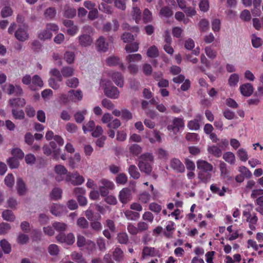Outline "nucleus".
<instances>
[{"instance_id":"f257e3e1","label":"nucleus","mask_w":263,"mask_h":263,"mask_svg":"<svg viewBox=\"0 0 263 263\" xmlns=\"http://www.w3.org/2000/svg\"><path fill=\"white\" fill-rule=\"evenodd\" d=\"M22 83L28 85L29 88L33 91L42 88L44 85L42 78L38 75L35 74L31 77L29 74L24 76L22 80Z\"/></svg>"},{"instance_id":"f03ea898","label":"nucleus","mask_w":263,"mask_h":263,"mask_svg":"<svg viewBox=\"0 0 263 263\" xmlns=\"http://www.w3.org/2000/svg\"><path fill=\"white\" fill-rule=\"evenodd\" d=\"M100 85V87L103 89L106 96L113 99L118 98L119 91L117 87L113 86L112 83L109 80L103 79L101 81Z\"/></svg>"},{"instance_id":"7ed1b4c3","label":"nucleus","mask_w":263,"mask_h":263,"mask_svg":"<svg viewBox=\"0 0 263 263\" xmlns=\"http://www.w3.org/2000/svg\"><path fill=\"white\" fill-rule=\"evenodd\" d=\"M142 59V55L139 53L129 54L126 56L127 68L132 74L137 73L139 70V67L136 63L140 62Z\"/></svg>"},{"instance_id":"20e7f679","label":"nucleus","mask_w":263,"mask_h":263,"mask_svg":"<svg viewBox=\"0 0 263 263\" xmlns=\"http://www.w3.org/2000/svg\"><path fill=\"white\" fill-rule=\"evenodd\" d=\"M141 160L139 163L140 170L146 174H149L152 171L150 164L153 160V157L151 154H146L142 156Z\"/></svg>"},{"instance_id":"39448f33","label":"nucleus","mask_w":263,"mask_h":263,"mask_svg":"<svg viewBox=\"0 0 263 263\" xmlns=\"http://www.w3.org/2000/svg\"><path fill=\"white\" fill-rule=\"evenodd\" d=\"M59 30L58 26L54 24H48L46 28L41 31L39 33V38L41 40L50 39L52 36V32H57Z\"/></svg>"},{"instance_id":"423d86ee","label":"nucleus","mask_w":263,"mask_h":263,"mask_svg":"<svg viewBox=\"0 0 263 263\" xmlns=\"http://www.w3.org/2000/svg\"><path fill=\"white\" fill-rule=\"evenodd\" d=\"M184 127V122L182 119L180 118H174L167 126V129L174 134H176L182 130Z\"/></svg>"},{"instance_id":"0eeeda50","label":"nucleus","mask_w":263,"mask_h":263,"mask_svg":"<svg viewBox=\"0 0 263 263\" xmlns=\"http://www.w3.org/2000/svg\"><path fill=\"white\" fill-rule=\"evenodd\" d=\"M66 181L70 182L73 185H79L84 182L85 179L78 172H74L72 173H68L66 177Z\"/></svg>"},{"instance_id":"6e6552de","label":"nucleus","mask_w":263,"mask_h":263,"mask_svg":"<svg viewBox=\"0 0 263 263\" xmlns=\"http://www.w3.org/2000/svg\"><path fill=\"white\" fill-rule=\"evenodd\" d=\"M100 183L101 184L99 186V191L102 196H106L109 193V190H114L115 188L114 183L105 179L101 180Z\"/></svg>"},{"instance_id":"1a4fd4ad","label":"nucleus","mask_w":263,"mask_h":263,"mask_svg":"<svg viewBox=\"0 0 263 263\" xmlns=\"http://www.w3.org/2000/svg\"><path fill=\"white\" fill-rule=\"evenodd\" d=\"M55 179L58 181H63L68 174L67 170L62 165H56L54 167Z\"/></svg>"},{"instance_id":"9d476101","label":"nucleus","mask_w":263,"mask_h":263,"mask_svg":"<svg viewBox=\"0 0 263 263\" xmlns=\"http://www.w3.org/2000/svg\"><path fill=\"white\" fill-rule=\"evenodd\" d=\"M15 37L20 41L24 42L29 37L28 29L25 25L20 26L15 32Z\"/></svg>"},{"instance_id":"9b49d317","label":"nucleus","mask_w":263,"mask_h":263,"mask_svg":"<svg viewBox=\"0 0 263 263\" xmlns=\"http://www.w3.org/2000/svg\"><path fill=\"white\" fill-rule=\"evenodd\" d=\"M196 163L197 168L202 172L208 173L213 171V165L205 160L199 159Z\"/></svg>"},{"instance_id":"f8f14e48","label":"nucleus","mask_w":263,"mask_h":263,"mask_svg":"<svg viewBox=\"0 0 263 263\" xmlns=\"http://www.w3.org/2000/svg\"><path fill=\"white\" fill-rule=\"evenodd\" d=\"M132 198L131 191L128 188L123 189L119 193V199L121 202L125 204Z\"/></svg>"},{"instance_id":"ddd939ff","label":"nucleus","mask_w":263,"mask_h":263,"mask_svg":"<svg viewBox=\"0 0 263 263\" xmlns=\"http://www.w3.org/2000/svg\"><path fill=\"white\" fill-rule=\"evenodd\" d=\"M56 238L58 241L61 243H65L67 245H71L75 241L74 236L72 233H69L67 236H65L63 233H60L57 236Z\"/></svg>"},{"instance_id":"4468645a","label":"nucleus","mask_w":263,"mask_h":263,"mask_svg":"<svg viewBox=\"0 0 263 263\" xmlns=\"http://www.w3.org/2000/svg\"><path fill=\"white\" fill-rule=\"evenodd\" d=\"M239 90L242 96L249 97L253 93L254 88L251 84L246 83L240 85L239 87Z\"/></svg>"},{"instance_id":"2eb2a0df","label":"nucleus","mask_w":263,"mask_h":263,"mask_svg":"<svg viewBox=\"0 0 263 263\" xmlns=\"http://www.w3.org/2000/svg\"><path fill=\"white\" fill-rule=\"evenodd\" d=\"M63 24L67 28L66 32L70 36H74L78 31V27L70 20H65Z\"/></svg>"},{"instance_id":"dca6fc26","label":"nucleus","mask_w":263,"mask_h":263,"mask_svg":"<svg viewBox=\"0 0 263 263\" xmlns=\"http://www.w3.org/2000/svg\"><path fill=\"white\" fill-rule=\"evenodd\" d=\"M109 76L111 77L116 85L122 87L124 85V80L122 74L119 72H112L109 73Z\"/></svg>"},{"instance_id":"f3484780","label":"nucleus","mask_w":263,"mask_h":263,"mask_svg":"<svg viewBox=\"0 0 263 263\" xmlns=\"http://www.w3.org/2000/svg\"><path fill=\"white\" fill-rule=\"evenodd\" d=\"M251 196L253 198H257L256 203L257 204L263 206V190L256 189L253 190L252 192Z\"/></svg>"},{"instance_id":"a211bd4d","label":"nucleus","mask_w":263,"mask_h":263,"mask_svg":"<svg viewBox=\"0 0 263 263\" xmlns=\"http://www.w3.org/2000/svg\"><path fill=\"white\" fill-rule=\"evenodd\" d=\"M106 62L107 65L110 66L119 65L120 69L123 71H124L126 68L124 64L121 62L119 58L113 56L108 58L106 60Z\"/></svg>"},{"instance_id":"6ab92c4d","label":"nucleus","mask_w":263,"mask_h":263,"mask_svg":"<svg viewBox=\"0 0 263 263\" xmlns=\"http://www.w3.org/2000/svg\"><path fill=\"white\" fill-rule=\"evenodd\" d=\"M171 167L176 172L182 173L185 171L184 165L178 159H172L170 163Z\"/></svg>"},{"instance_id":"aec40b11","label":"nucleus","mask_w":263,"mask_h":263,"mask_svg":"<svg viewBox=\"0 0 263 263\" xmlns=\"http://www.w3.org/2000/svg\"><path fill=\"white\" fill-rule=\"evenodd\" d=\"M16 189L19 195H24L27 192L26 185L22 178H17L16 181Z\"/></svg>"},{"instance_id":"412c9836","label":"nucleus","mask_w":263,"mask_h":263,"mask_svg":"<svg viewBox=\"0 0 263 263\" xmlns=\"http://www.w3.org/2000/svg\"><path fill=\"white\" fill-rule=\"evenodd\" d=\"M81 160V156L79 153H75L73 156L69 159V165L72 168L78 167L79 164Z\"/></svg>"},{"instance_id":"4be33fe9","label":"nucleus","mask_w":263,"mask_h":263,"mask_svg":"<svg viewBox=\"0 0 263 263\" xmlns=\"http://www.w3.org/2000/svg\"><path fill=\"white\" fill-rule=\"evenodd\" d=\"M239 76L238 73H233L229 76L228 79V84L231 88H235L239 82Z\"/></svg>"},{"instance_id":"5701e85b","label":"nucleus","mask_w":263,"mask_h":263,"mask_svg":"<svg viewBox=\"0 0 263 263\" xmlns=\"http://www.w3.org/2000/svg\"><path fill=\"white\" fill-rule=\"evenodd\" d=\"M69 96L71 97L72 101L74 102L80 101L83 98L82 91L80 89L69 90Z\"/></svg>"},{"instance_id":"b1692460","label":"nucleus","mask_w":263,"mask_h":263,"mask_svg":"<svg viewBox=\"0 0 263 263\" xmlns=\"http://www.w3.org/2000/svg\"><path fill=\"white\" fill-rule=\"evenodd\" d=\"M112 256L113 259L118 262L122 261L124 259L123 251L119 248H116L112 252Z\"/></svg>"},{"instance_id":"393cba45","label":"nucleus","mask_w":263,"mask_h":263,"mask_svg":"<svg viewBox=\"0 0 263 263\" xmlns=\"http://www.w3.org/2000/svg\"><path fill=\"white\" fill-rule=\"evenodd\" d=\"M207 151L209 154L217 158L220 157L222 154V151L220 147L215 145L208 146Z\"/></svg>"},{"instance_id":"a878e982","label":"nucleus","mask_w":263,"mask_h":263,"mask_svg":"<svg viewBox=\"0 0 263 263\" xmlns=\"http://www.w3.org/2000/svg\"><path fill=\"white\" fill-rule=\"evenodd\" d=\"M9 105L12 107H23L26 104V101L24 98H19L9 100Z\"/></svg>"},{"instance_id":"bb28decb","label":"nucleus","mask_w":263,"mask_h":263,"mask_svg":"<svg viewBox=\"0 0 263 263\" xmlns=\"http://www.w3.org/2000/svg\"><path fill=\"white\" fill-rule=\"evenodd\" d=\"M108 44L105 42L104 39L101 36L96 42V47L98 50L105 52L108 49Z\"/></svg>"},{"instance_id":"cd10ccee","label":"nucleus","mask_w":263,"mask_h":263,"mask_svg":"<svg viewBox=\"0 0 263 263\" xmlns=\"http://www.w3.org/2000/svg\"><path fill=\"white\" fill-rule=\"evenodd\" d=\"M79 40L80 44L84 47L90 46L92 43V39L88 35H80Z\"/></svg>"},{"instance_id":"c85d7f7f","label":"nucleus","mask_w":263,"mask_h":263,"mask_svg":"<svg viewBox=\"0 0 263 263\" xmlns=\"http://www.w3.org/2000/svg\"><path fill=\"white\" fill-rule=\"evenodd\" d=\"M202 119L201 116H198L196 118L193 120H191L187 123V127L190 129L193 130H196L199 128V121H200Z\"/></svg>"},{"instance_id":"c756f323","label":"nucleus","mask_w":263,"mask_h":263,"mask_svg":"<svg viewBox=\"0 0 263 263\" xmlns=\"http://www.w3.org/2000/svg\"><path fill=\"white\" fill-rule=\"evenodd\" d=\"M222 158L228 163L233 165L236 162V157L234 154L231 152H227L223 154Z\"/></svg>"},{"instance_id":"7c9ffc66","label":"nucleus","mask_w":263,"mask_h":263,"mask_svg":"<svg viewBox=\"0 0 263 263\" xmlns=\"http://www.w3.org/2000/svg\"><path fill=\"white\" fill-rule=\"evenodd\" d=\"M158 254V251L154 248L145 247L142 251V257L143 258L147 256H155Z\"/></svg>"},{"instance_id":"2f4dec72","label":"nucleus","mask_w":263,"mask_h":263,"mask_svg":"<svg viewBox=\"0 0 263 263\" xmlns=\"http://www.w3.org/2000/svg\"><path fill=\"white\" fill-rule=\"evenodd\" d=\"M236 155L241 162H246L248 160L249 155L248 152L243 148H240L236 152Z\"/></svg>"},{"instance_id":"473e14b6","label":"nucleus","mask_w":263,"mask_h":263,"mask_svg":"<svg viewBox=\"0 0 263 263\" xmlns=\"http://www.w3.org/2000/svg\"><path fill=\"white\" fill-rule=\"evenodd\" d=\"M2 216L4 220L7 221L13 222L15 219L14 213L9 210H5L2 213Z\"/></svg>"},{"instance_id":"72a5a7b5","label":"nucleus","mask_w":263,"mask_h":263,"mask_svg":"<svg viewBox=\"0 0 263 263\" xmlns=\"http://www.w3.org/2000/svg\"><path fill=\"white\" fill-rule=\"evenodd\" d=\"M146 55L148 57L151 58H155L158 57L159 55V51L158 48L155 45L150 46L147 49Z\"/></svg>"},{"instance_id":"f704fd0d","label":"nucleus","mask_w":263,"mask_h":263,"mask_svg":"<svg viewBox=\"0 0 263 263\" xmlns=\"http://www.w3.org/2000/svg\"><path fill=\"white\" fill-rule=\"evenodd\" d=\"M87 112L88 111L86 109H84L77 112L74 115L76 121L77 123L82 122L85 119V116L87 115Z\"/></svg>"},{"instance_id":"c9c22d12","label":"nucleus","mask_w":263,"mask_h":263,"mask_svg":"<svg viewBox=\"0 0 263 263\" xmlns=\"http://www.w3.org/2000/svg\"><path fill=\"white\" fill-rule=\"evenodd\" d=\"M64 207L60 204H53L51 208V213L55 216H60L64 211Z\"/></svg>"},{"instance_id":"e433bc0d","label":"nucleus","mask_w":263,"mask_h":263,"mask_svg":"<svg viewBox=\"0 0 263 263\" xmlns=\"http://www.w3.org/2000/svg\"><path fill=\"white\" fill-rule=\"evenodd\" d=\"M198 26L200 31H206L209 28V21L205 18L201 19L198 23Z\"/></svg>"},{"instance_id":"4c0bfd02","label":"nucleus","mask_w":263,"mask_h":263,"mask_svg":"<svg viewBox=\"0 0 263 263\" xmlns=\"http://www.w3.org/2000/svg\"><path fill=\"white\" fill-rule=\"evenodd\" d=\"M50 147L52 150L53 157L55 159H58L59 156L61 153V148L58 147L54 142H50L49 144Z\"/></svg>"},{"instance_id":"58836bf2","label":"nucleus","mask_w":263,"mask_h":263,"mask_svg":"<svg viewBox=\"0 0 263 263\" xmlns=\"http://www.w3.org/2000/svg\"><path fill=\"white\" fill-rule=\"evenodd\" d=\"M62 76L65 78L69 77L74 74V69L72 67L65 66L61 69Z\"/></svg>"},{"instance_id":"ea45409f","label":"nucleus","mask_w":263,"mask_h":263,"mask_svg":"<svg viewBox=\"0 0 263 263\" xmlns=\"http://www.w3.org/2000/svg\"><path fill=\"white\" fill-rule=\"evenodd\" d=\"M219 170L220 171V175L221 177L225 178L229 176V171L227 167L226 164L224 162L221 161H220Z\"/></svg>"},{"instance_id":"a19ab883","label":"nucleus","mask_w":263,"mask_h":263,"mask_svg":"<svg viewBox=\"0 0 263 263\" xmlns=\"http://www.w3.org/2000/svg\"><path fill=\"white\" fill-rule=\"evenodd\" d=\"M0 246L6 254H9L11 251L10 243L5 239L0 241Z\"/></svg>"},{"instance_id":"79ce46f5","label":"nucleus","mask_w":263,"mask_h":263,"mask_svg":"<svg viewBox=\"0 0 263 263\" xmlns=\"http://www.w3.org/2000/svg\"><path fill=\"white\" fill-rule=\"evenodd\" d=\"M124 215L128 220H135L139 217V214L130 210H126Z\"/></svg>"},{"instance_id":"37998d69","label":"nucleus","mask_w":263,"mask_h":263,"mask_svg":"<svg viewBox=\"0 0 263 263\" xmlns=\"http://www.w3.org/2000/svg\"><path fill=\"white\" fill-rule=\"evenodd\" d=\"M212 30L214 32H218L221 28V21L218 18H214L211 22Z\"/></svg>"},{"instance_id":"c03bdc74","label":"nucleus","mask_w":263,"mask_h":263,"mask_svg":"<svg viewBox=\"0 0 263 263\" xmlns=\"http://www.w3.org/2000/svg\"><path fill=\"white\" fill-rule=\"evenodd\" d=\"M125 49L126 52L129 53L137 52L139 49V44L137 42L128 44L126 45Z\"/></svg>"},{"instance_id":"a18cd8bd","label":"nucleus","mask_w":263,"mask_h":263,"mask_svg":"<svg viewBox=\"0 0 263 263\" xmlns=\"http://www.w3.org/2000/svg\"><path fill=\"white\" fill-rule=\"evenodd\" d=\"M210 189L213 193L217 194L220 196H223L226 192L225 187L223 186L221 190L216 184H212L210 186Z\"/></svg>"},{"instance_id":"49530a36","label":"nucleus","mask_w":263,"mask_h":263,"mask_svg":"<svg viewBox=\"0 0 263 263\" xmlns=\"http://www.w3.org/2000/svg\"><path fill=\"white\" fill-rule=\"evenodd\" d=\"M64 58L68 64H72L75 59V54L73 52L66 51L64 55Z\"/></svg>"},{"instance_id":"de8ad7c7","label":"nucleus","mask_w":263,"mask_h":263,"mask_svg":"<svg viewBox=\"0 0 263 263\" xmlns=\"http://www.w3.org/2000/svg\"><path fill=\"white\" fill-rule=\"evenodd\" d=\"M12 114L13 117L17 120H23L25 118V114L22 109H12Z\"/></svg>"},{"instance_id":"09e8293b","label":"nucleus","mask_w":263,"mask_h":263,"mask_svg":"<svg viewBox=\"0 0 263 263\" xmlns=\"http://www.w3.org/2000/svg\"><path fill=\"white\" fill-rule=\"evenodd\" d=\"M7 205L6 207L9 208L11 209L15 210L18 205V202L17 200L13 197H10L6 202Z\"/></svg>"},{"instance_id":"8fccbe9b","label":"nucleus","mask_w":263,"mask_h":263,"mask_svg":"<svg viewBox=\"0 0 263 263\" xmlns=\"http://www.w3.org/2000/svg\"><path fill=\"white\" fill-rule=\"evenodd\" d=\"M11 154L13 157L18 159H22L24 157V153L19 148H14L11 149Z\"/></svg>"},{"instance_id":"3c124183","label":"nucleus","mask_w":263,"mask_h":263,"mask_svg":"<svg viewBox=\"0 0 263 263\" xmlns=\"http://www.w3.org/2000/svg\"><path fill=\"white\" fill-rule=\"evenodd\" d=\"M5 185L8 187H12L14 183V178L12 174H8L4 179Z\"/></svg>"},{"instance_id":"603ef678","label":"nucleus","mask_w":263,"mask_h":263,"mask_svg":"<svg viewBox=\"0 0 263 263\" xmlns=\"http://www.w3.org/2000/svg\"><path fill=\"white\" fill-rule=\"evenodd\" d=\"M239 17L244 22H249L251 19L250 12L247 9L243 10L240 12Z\"/></svg>"},{"instance_id":"864d4df0","label":"nucleus","mask_w":263,"mask_h":263,"mask_svg":"<svg viewBox=\"0 0 263 263\" xmlns=\"http://www.w3.org/2000/svg\"><path fill=\"white\" fill-rule=\"evenodd\" d=\"M79 84V81L77 78H72L67 80L66 85L70 88H76Z\"/></svg>"},{"instance_id":"5fc2aeb1","label":"nucleus","mask_w":263,"mask_h":263,"mask_svg":"<svg viewBox=\"0 0 263 263\" xmlns=\"http://www.w3.org/2000/svg\"><path fill=\"white\" fill-rule=\"evenodd\" d=\"M13 13V11L11 8L9 6H5L2 8L1 11V16L2 17H7L11 16Z\"/></svg>"},{"instance_id":"6e6d98bb","label":"nucleus","mask_w":263,"mask_h":263,"mask_svg":"<svg viewBox=\"0 0 263 263\" xmlns=\"http://www.w3.org/2000/svg\"><path fill=\"white\" fill-rule=\"evenodd\" d=\"M11 225L6 222L0 223V235H5L11 229Z\"/></svg>"},{"instance_id":"4d7b16f0","label":"nucleus","mask_w":263,"mask_h":263,"mask_svg":"<svg viewBox=\"0 0 263 263\" xmlns=\"http://www.w3.org/2000/svg\"><path fill=\"white\" fill-rule=\"evenodd\" d=\"M8 165L11 168H15L18 167L20 164V162L18 161V159L11 157L9 158L7 161Z\"/></svg>"},{"instance_id":"13d9d810","label":"nucleus","mask_w":263,"mask_h":263,"mask_svg":"<svg viewBox=\"0 0 263 263\" xmlns=\"http://www.w3.org/2000/svg\"><path fill=\"white\" fill-rule=\"evenodd\" d=\"M121 119L123 120L128 121L133 117L132 112L126 108H123L121 110Z\"/></svg>"},{"instance_id":"bf43d9fd","label":"nucleus","mask_w":263,"mask_h":263,"mask_svg":"<svg viewBox=\"0 0 263 263\" xmlns=\"http://www.w3.org/2000/svg\"><path fill=\"white\" fill-rule=\"evenodd\" d=\"M95 127V123L93 120H90L87 124L83 126L82 129L84 133L92 131Z\"/></svg>"},{"instance_id":"052dcab7","label":"nucleus","mask_w":263,"mask_h":263,"mask_svg":"<svg viewBox=\"0 0 263 263\" xmlns=\"http://www.w3.org/2000/svg\"><path fill=\"white\" fill-rule=\"evenodd\" d=\"M238 172L246 178L251 177L252 174L250 170L245 166H240L238 168Z\"/></svg>"},{"instance_id":"680f3d73","label":"nucleus","mask_w":263,"mask_h":263,"mask_svg":"<svg viewBox=\"0 0 263 263\" xmlns=\"http://www.w3.org/2000/svg\"><path fill=\"white\" fill-rule=\"evenodd\" d=\"M204 52L206 55L211 59H214L217 55V52L210 47H206L204 48Z\"/></svg>"},{"instance_id":"e2e57ef3","label":"nucleus","mask_w":263,"mask_h":263,"mask_svg":"<svg viewBox=\"0 0 263 263\" xmlns=\"http://www.w3.org/2000/svg\"><path fill=\"white\" fill-rule=\"evenodd\" d=\"M142 219L147 223H152L154 220V216L152 213L147 211L143 214Z\"/></svg>"},{"instance_id":"0e129e2a","label":"nucleus","mask_w":263,"mask_h":263,"mask_svg":"<svg viewBox=\"0 0 263 263\" xmlns=\"http://www.w3.org/2000/svg\"><path fill=\"white\" fill-rule=\"evenodd\" d=\"M244 78L250 82H253L255 80L256 77L254 73L250 70H246L243 73Z\"/></svg>"},{"instance_id":"69168bd1","label":"nucleus","mask_w":263,"mask_h":263,"mask_svg":"<svg viewBox=\"0 0 263 263\" xmlns=\"http://www.w3.org/2000/svg\"><path fill=\"white\" fill-rule=\"evenodd\" d=\"M29 236L25 234L21 233L17 237V242L21 245L26 244L29 241Z\"/></svg>"},{"instance_id":"338daca9","label":"nucleus","mask_w":263,"mask_h":263,"mask_svg":"<svg viewBox=\"0 0 263 263\" xmlns=\"http://www.w3.org/2000/svg\"><path fill=\"white\" fill-rule=\"evenodd\" d=\"M129 173L130 176L135 178L138 179L140 177V173L137 171L136 167L135 165H130L128 168Z\"/></svg>"},{"instance_id":"774afa93","label":"nucleus","mask_w":263,"mask_h":263,"mask_svg":"<svg viewBox=\"0 0 263 263\" xmlns=\"http://www.w3.org/2000/svg\"><path fill=\"white\" fill-rule=\"evenodd\" d=\"M101 104L104 107L109 110H112L115 108V105L111 101L106 99H103Z\"/></svg>"}]
</instances>
